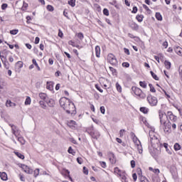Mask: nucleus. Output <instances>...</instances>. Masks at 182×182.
I'll return each mask as SVG.
<instances>
[{
    "instance_id": "1",
    "label": "nucleus",
    "mask_w": 182,
    "mask_h": 182,
    "mask_svg": "<svg viewBox=\"0 0 182 182\" xmlns=\"http://www.w3.org/2000/svg\"><path fill=\"white\" fill-rule=\"evenodd\" d=\"M64 110L67 113V114H71V116L76 115V106H75V103L71 102L70 100H68V103L66 107H64Z\"/></svg>"
},
{
    "instance_id": "2",
    "label": "nucleus",
    "mask_w": 182,
    "mask_h": 182,
    "mask_svg": "<svg viewBox=\"0 0 182 182\" xmlns=\"http://www.w3.org/2000/svg\"><path fill=\"white\" fill-rule=\"evenodd\" d=\"M159 119H160V123L161 124H164L165 127V129H171V122L170 121H168V123L166 122V120H163V116H164V114L161 112V110L159 111Z\"/></svg>"
},
{
    "instance_id": "3",
    "label": "nucleus",
    "mask_w": 182,
    "mask_h": 182,
    "mask_svg": "<svg viewBox=\"0 0 182 182\" xmlns=\"http://www.w3.org/2000/svg\"><path fill=\"white\" fill-rule=\"evenodd\" d=\"M107 60L112 66H117V59L116 58V56H114V55H113L112 53L108 54Z\"/></svg>"
},
{
    "instance_id": "4",
    "label": "nucleus",
    "mask_w": 182,
    "mask_h": 182,
    "mask_svg": "<svg viewBox=\"0 0 182 182\" xmlns=\"http://www.w3.org/2000/svg\"><path fill=\"white\" fill-rule=\"evenodd\" d=\"M146 100L150 106H157L158 100L157 97L152 96L151 94L148 95Z\"/></svg>"
},
{
    "instance_id": "5",
    "label": "nucleus",
    "mask_w": 182,
    "mask_h": 182,
    "mask_svg": "<svg viewBox=\"0 0 182 182\" xmlns=\"http://www.w3.org/2000/svg\"><path fill=\"white\" fill-rule=\"evenodd\" d=\"M133 141L136 147L138 149L139 154H141V153H143V146H141V142L140 141V140H139V138L137 137H133Z\"/></svg>"
},
{
    "instance_id": "6",
    "label": "nucleus",
    "mask_w": 182,
    "mask_h": 182,
    "mask_svg": "<svg viewBox=\"0 0 182 182\" xmlns=\"http://www.w3.org/2000/svg\"><path fill=\"white\" fill-rule=\"evenodd\" d=\"M164 114V116H165L166 119H168V117H169V119L171 121V122H177V116L174 115L173 114V112L171 111H168L167 112V114H166V112H163Z\"/></svg>"
},
{
    "instance_id": "7",
    "label": "nucleus",
    "mask_w": 182,
    "mask_h": 182,
    "mask_svg": "<svg viewBox=\"0 0 182 182\" xmlns=\"http://www.w3.org/2000/svg\"><path fill=\"white\" fill-rule=\"evenodd\" d=\"M69 100H70V99H69L66 97H62L60 99L59 104H60V107H63V110L65 109V107H66V106L69 103Z\"/></svg>"
},
{
    "instance_id": "8",
    "label": "nucleus",
    "mask_w": 182,
    "mask_h": 182,
    "mask_svg": "<svg viewBox=\"0 0 182 182\" xmlns=\"http://www.w3.org/2000/svg\"><path fill=\"white\" fill-rule=\"evenodd\" d=\"M11 51L6 50V49H4L3 50H1L0 51V58L1 60H6L8 59V55H9Z\"/></svg>"
},
{
    "instance_id": "9",
    "label": "nucleus",
    "mask_w": 182,
    "mask_h": 182,
    "mask_svg": "<svg viewBox=\"0 0 182 182\" xmlns=\"http://www.w3.org/2000/svg\"><path fill=\"white\" fill-rule=\"evenodd\" d=\"M21 167L23 170V171L27 174H32V173H33V169L29 168L28 166L25 164H21Z\"/></svg>"
},
{
    "instance_id": "10",
    "label": "nucleus",
    "mask_w": 182,
    "mask_h": 182,
    "mask_svg": "<svg viewBox=\"0 0 182 182\" xmlns=\"http://www.w3.org/2000/svg\"><path fill=\"white\" fill-rule=\"evenodd\" d=\"M132 90L134 93V95H136V96H138V97L143 92V90H141V89H140V88H139V87H137L136 86L132 87Z\"/></svg>"
},
{
    "instance_id": "11",
    "label": "nucleus",
    "mask_w": 182,
    "mask_h": 182,
    "mask_svg": "<svg viewBox=\"0 0 182 182\" xmlns=\"http://www.w3.org/2000/svg\"><path fill=\"white\" fill-rule=\"evenodd\" d=\"M129 27L132 29V31H139V25L134 22H131L129 23Z\"/></svg>"
},
{
    "instance_id": "12",
    "label": "nucleus",
    "mask_w": 182,
    "mask_h": 182,
    "mask_svg": "<svg viewBox=\"0 0 182 182\" xmlns=\"http://www.w3.org/2000/svg\"><path fill=\"white\" fill-rule=\"evenodd\" d=\"M53 85H55V82H53V81H48L46 82V89L52 92V90H53Z\"/></svg>"
},
{
    "instance_id": "13",
    "label": "nucleus",
    "mask_w": 182,
    "mask_h": 182,
    "mask_svg": "<svg viewBox=\"0 0 182 182\" xmlns=\"http://www.w3.org/2000/svg\"><path fill=\"white\" fill-rule=\"evenodd\" d=\"M1 62H2L5 69L9 70V66H11V64H9V62H8V59L1 60Z\"/></svg>"
},
{
    "instance_id": "14",
    "label": "nucleus",
    "mask_w": 182,
    "mask_h": 182,
    "mask_svg": "<svg viewBox=\"0 0 182 182\" xmlns=\"http://www.w3.org/2000/svg\"><path fill=\"white\" fill-rule=\"evenodd\" d=\"M0 177L3 181H6V180H8V175L5 172H0Z\"/></svg>"
},
{
    "instance_id": "15",
    "label": "nucleus",
    "mask_w": 182,
    "mask_h": 182,
    "mask_svg": "<svg viewBox=\"0 0 182 182\" xmlns=\"http://www.w3.org/2000/svg\"><path fill=\"white\" fill-rule=\"evenodd\" d=\"M174 50L176 53H177V55H178L179 56H182V48L180 46H176L174 48Z\"/></svg>"
},
{
    "instance_id": "16",
    "label": "nucleus",
    "mask_w": 182,
    "mask_h": 182,
    "mask_svg": "<svg viewBox=\"0 0 182 182\" xmlns=\"http://www.w3.org/2000/svg\"><path fill=\"white\" fill-rule=\"evenodd\" d=\"M46 103L49 107H55V100L50 99L48 101H46Z\"/></svg>"
},
{
    "instance_id": "17",
    "label": "nucleus",
    "mask_w": 182,
    "mask_h": 182,
    "mask_svg": "<svg viewBox=\"0 0 182 182\" xmlns=\"http://www.w3.org/2000/svg\"><path fill=\"white\" fill-rule=\"evenodd\" d=\"M119 177L122 178V181L127 182V178L126 177V172L123 171L122 173H119Z\"/></svg>"
},
{
    "instance_id": "18",
    "label": "nucleus",
    "mask_w": 182,
    "mask_h": 182,
    "mask_svg": "<svg viewBox=\"0 0 182 182\" xmlns=\"http://www.w3.org/2000/svg\"><path fill=\"white\" fill-rule=\"evenodd\" d=\"M149 108L146 107H141L139 108V112H141V113H144V114H147V113H149Z\"/></svg>"
},
{
    "instance_id": "19",
    "label": "nucleus",
    "mask_w": 182,
    "mask_h": 182,
    "mask_svg": "<svg viewBox=\"0 0 182 182\" xmlns=\"http://www.w3.org/2000/svg\"><path fill=\"white\" fill-rule=\"evenodd\" d=\"M10 127L11 128V132L13 133V134H14V136H16V137H17L16 136V126L14 125V124H9Z\"/></svg>"
},
{
    "instance_id": "20",
    "label": "nucleus",
    "mask_w": 182,
    "mask_h": 182,
    "mask_svg": "<svg viewBox=\"0 0 182 182\" xmlns=\"http://www.w3.org/2000/svg\"><path fill=\"white\" fill-rule=\"evenodd\" d=\"M164 65L166 69H167L168 70H169V69H171V63L167 60H166L164 61Z\"/></svg>"
},
{
    "instance_id": "21",
    "label": "nucleus",
    "mask_w": 182,
    "mask_h": 182,
    "mask_svg": "<svg viewBox=\"0 0 182 182\" xmlns=\"http://www.w3.org/2000/svg\"><path fill=\"white\" fill-rule=\"evenodd\" d=\"M95 55L97 58H100V46H95Z\"/></svg>"
},
{
    "instance_id": "22",
    "label": "nucleus",
    "mask_w": 182,
    "mask_h": 182,
    "mask_svg": "<svg viewBox=\"0 0 182 182\" xmlns=\"http://www.w3.org/2000/svg\"><path fill=\"white\" fill-rule=\"evenodd\" d=\"M144 18V16L142 14H138L136 16V19L138 21L139 23L143 22V19Z\"/></svg>"
},
{
    "instance_id": "23",
    "label": "nucleus",
    "mask_w": 182,
    "mask_h": 182,
    "mask_svg": "<svg viewBox=\"0 0 182 182\" xmlns=\"http://www.w3.org/2000/svg\"><path fill=\"white\" fill-rule=\"evenodd\" d=\"M155 18L157 19V21H163V16H161V14L160 12H156L155 14Z\"/></svg>"
},
{
    "instance_id": "24",
    "label": "nucleus",
    "mask_w": 182,
    "mask_h": 182,
    "mask_svg": "<svg viewBox=\"0 0 182 182\" xmlns=\"http://www.w3.org/2000/svg\"><path fill=\"white\" fill-rule=\"evenodd\" d=\"M149 73L151 74V76L154 79V80H160V78L157 76L156 73L153 71H150Z\"/></svg>"
},
{
    "instance_id": "25",
    "label": "nucleus",
    "mask_w": 182,
    "mask_h": 182,
    "mask_svg": "<svg viewBox=\"0 0 182 182\" xmlns=\"http://www.w3.org/2000/svg\"><path fill=\"white\" fill-rule=\"evenodd\" d=\"M87 132L88 134H90V136H91V137H96V136H95V132H93V127L87 129Z\"/></svg>"
},
{
    "instance_id": "26",
    "label": "nucleus",
    "mask_w": 182,
    "mask_h": 182,
    "mask_svg": "<svg viewBox=\"0 0 182 182\" xmlns=\"http://www.w3.org/2000/svg\"><path fill=\"white\" fill-rule=\"evenodd\" d=\"M173 149L175 151H178V150H181V146L178 143H176L173 146Z\"/></svg>"
},
{
    "instance_id": "27",
    "label": "nucleus",
    "mask_w": 182,
    "mask_h": 182,
    "mask_svg": "<svg viewBox=\"0 0 182 182\" xmlns=\"http://www.w3.org/2000/svg\"><path fill=\"white\" fill-rule=\"evenodd\" d=\"M76 36L80 39V41H83L85 38V35H83V33L80 32L78 33H76Z\"/></svg>"
},
{
    "instance_id": "28",
    "label": "nucleus",
    "mask_w": 182,
    "mask_h": 182,
    "mask_svg": "<svg viewBox=\"0 0 182 182\" xmlns=\"http://www.w3.org/2000/svg\"><path fill=\"white\" fill-rule=\"evenodd\" d=\"M32 63L33 65H34V66H36V68H37V70H41V67H39V65H38V63L36 62V59L33 58L32 60Z\"/></svg>"
},
{
    "instance_id": "29",
    "label": "nucleus",
    "mask_w": 182,
    "mask_h": 182,
    "mask_svg": "<svg viewBox=\"0 0 182 182\" xmlns=\"http://www.w3.org/2000/svg\"><path fill=\"white\" fill-rule=\"evenodd\" d=\"M68 4L70 5V6L74 8V6H76V0H70L68 1Z\"/></svg>"
},
{
    "instance_id": "30",
    "label": "nucleus",
    "mask_w": 182,
    "mask_h": 182,
    "mask_svg": "<svg viewBox=\"0 0 182 182\" xmlns=\"http://www.w3.org/2000/svg\"><path fill=\"white\" fill-rule=\"evenodd\" d=\"M110 72H112V75L114 76H117V70L114 69L113 67H109Z\"/></svg>"
},
{
    "instance_id": "31",
    "label": "nucleus",
    "mask_w": 182,
    "mask_h": 182,
    "mask_svg": "<svg viewBox=\"0 0 182 182\" xmlns=\"http://www.w3.org/2000/svg\"><path fill=\"white\" fill-rule=\"evenodd\" d=\"M46 9L47 11H48L49 12H53V11H55V7H53V6L48 4L46 6Z\"/></svg>"
},
{
    "instance_id": "32",
    "label": "nucleus",
    "mask_w": 182,
    "mask_h": 182,
    "mask_svg": "<svg viewBox=\"0 0 182 182\" xmlns=\"http://www.w3.org/2000/svg\"><path fill=\"white\" fill-rule=\"evenodd\" d=\"M151 144H156L159 143V138L157 137H151Z\"/></svg>"
},
{
    "instance_id": "33",
    "label": "nucleus",
    "mask_w": 182,
    "mask_h": 182,
    "mask_svg": "<svg viewBox=\"0 0 182 182\" xmlns=\"http://www.w3.org/2000/svg\"><path fill=\"white\" fill-rule=\"evenodd\" d=\"M109 5H112L113 6H115L117 9H119V5L117 4V1L116 0L110 1Z\"/></svg>"
},
{
    "instance_id": "34",
    "label": "nucleus",
    "mask_w": 182,
    "mask_h": 182,
    "mask_svg": "<svg viewBox=\"0 0 182 182\" xmlns=\"http://www.w3.org/2000/svg\"><path fill=\"white\" fill-rule=\"evenodd\" d=\"M39 97L42 99V100H46V97H48V95L46 93L41 92L39 94Z\"/></svg>"
},
{
    "instance_id": "35",
    "label": "nucleus",
    "mask_w": 182,
    "mask_h": 182,
    "mask_svg": "<svg viewBox=\"0 0 182 182\" xmlns=\"http://www.w3.org/2000/svg\"><path fill=\"white\" fill-rule=\"evenodd\" d=\"M16 66L17 68H18V69H22V68H23V62L22 61H18L16 63Z\"/></svg>"
},
{
    "instance_id": "36",
    "label": "nucleus",
    "mask_w": 182,
    "mask_h": 182,
    "mask_svg": "<svg viewBox=\"0 0 182 182\" xmlns=\"http://www.w3.org/2000/svg\"><path fill=\"white\" fill-rule=\"evenodd\" d=\"M140 120H141V122H143L144 124H145V126H147V124H149V122H147V119L143 116H140Z\"/></svg>"
},
{
    "instance_id": "37",
    "label": "nucleus",
    "mask_w": 182,
    "mask_h": 182,
    "mask_svg": "<svg viewBox=\"0 0 182 182\" xmlns=\"http://www.w3.org/2000/svg\"><path fill=\"white\" fill-rule=\"evenodd\" d=\"M139 86L144 89H146V87H147V83H146V81H139Z\"/></svg>"
},
{
    "instance_id": "38",
    "label": "nucleus",
    "mask_w": 182,
    "mask_h": 182,
    "mask_svg": "<svg viewBox=\"0 0 182 182\" xmlns=\"http://www.w3.org/2000/svg\"><path fill=\"white\" fill-rule=\"evenodd\" d=\"M116 89L117 90V92H119V93H122V85H120V84H119V82H116Z\"/></svg>"
},
{
    "instance_id": "39",
    "label": "nucleus",
    "mask_w": 182,
    "mask_h": 182,
    "mask_svg": "<svg viewBox=\"0 0 182 182\" xmlns=\"http://www.w3.org/2000/svg\"><path fill=\"white\" fill-rule=\"evenodd\" d=\"M31 97L28 96L26 98L24 104L26 105V106H28V105H31Z\"/></svg>"
},
{
    "instance_id": "40",
    "label": "nucleus",
    "mask_w": 182,
    "mask_h": 182,
    "mask_svg": "<svg viewBox=\"0 0 182 182\" xmlns=\"http://www.w3.org/2000/svg\"><path fill=\"white\" fill-rule=\"evenodd\" d=\"M75 125H76V122L73 120H70L68 123V126H69L70 127H73Z\"/></svg>"
},
{
    "instance_id": "41",
    "label": "nucleus",
    "mask_w": 182,
    "mask_h": 182,
    "mask_svg": "<svg viewBox=\"0 0 182 182\" xmlns=\"http://www.w3.org/2000/svg\"><path fill=\"white\" fill-rule=\"evenodd\" d=\"M15 154L16 156H17V157H18V159H21V160H23V159H25V156L19 152H15Z\"/></svg>"
},
{
    "instance_id": "42",
    "label": "nucleus",
    "mask_w": 182,
    "mask_h": 182,
    "mask_svg": "<svg viewBox=\"0 0 182 182\" xmlns=\"http://www.w3.org/2000/svg\"><path fill=\"white\" fill-rule=\"evenodd\" d=\"M18 32H19V30L16 28L10 31L11 35H17Z\"/></svg>"
},
{
    "instance_id": "43",
    "label": "nucleus",
    "mask_w": 182,
    "mask_h": 182,
    "mask_svg": "<svg viewBox=\"0 0 182 182\" xmlns=\"http://www.w3.org/2000/svg\"><path fill=\"white\" fill-rule=\"evenodd\" d=\"M6 105V106H8V105H9V106L10 107H12V106H16V104L12 102L11 100H9V101L7 100Z\"/></svg>"
},
{
    "instance_id": "44",
    "label": "nucleus",
    "mask_w": 182,
    "mask_h": 182,
    "mask_svg": "<svg viewBox=\"0 0 182 182\" xmlns=\"http://www.w3.org/2000/svg\"><path fill=\"white\" fill-rule=\"evenodd\" d=\"M68 152L70 154H73V156H75V154H76V152H75V151H73V149H72V146H70V147L68 148Z\"/></svg>"
},
{
    "instance_id": "45",
    "label": "nucleus",
    "mask_w": 182,
    "mask_h": 182,
    "mask_svg": "<svg viewBox=\"0 0 182 182\" xmlns=\"http://www.w3.org/2000/svg\"><path fill=\"white\" fill-rule=\"evenodd\" d=\"M17 140L19 141V143H21V144H25L26 141L23 139V137H18Z\"/></svg>"
},
{
    "instance_id": "46",
    "label": "nucleus",
    "mask_w": 182,
    "mask_h": 182,
    "mask_svg": "<svg viewBox=\"0 0 182 182\" xmlns=\"http://www.w3.org/2000/svg\"><path fill=\"white\" fill-rule=\"evenodd\" d=\"M136 173H137L138 176H139V180H140V177H141V176H143V172L141 171V168H138L136 169Z\"/></svg>"
},
{
    "instance_id": "47",
    "label": "nucleus",
    "mask_w": 182,
    "mask_h": 182,
    "mask_svg": "<svg viewBox=\"0 0 182 182\" xmlns=\"http://www.w3.org/2000/svg\"><path fill=\"white\" fill-rule=\"evenodd\" d=\"M103 12V14L105 16H109V9H107V8H105L102 11Z\"/></svg>"
},
{
    "instance_id": "48",
    "label": "nucleus",
    "mask_w": 182,
    "mask_h": 182,
    "mask_svg": "<svg viewBox=\"0 0 182 182\" xmlns=\"http://www.w3.org/2000/svg\"><path fill=\"white\" fill-rule=\"evenodd\" d=\"M39 105L41 106L42 109H46V104L45 103V101H40Z\"/></svg>"
},
{
    "instance_id": "49",
    "label": "nucleus",
    "mask_w": 182,
    "mask_h": 182,
    "mask_svg": "<svg viewBox=\"0 0 182 182\" xmlns=\"http://www.w3.org/2000/svg\"><path fill=\"white\" fill-rule=\"evenodd\" d=\"M128 36H129V38H131V39H140V38H139L137 36H134V35H133L132 33H128Z\"/></svg>"
},
{
    "instance_id": "50",
    "label": "nucleus",
    "mask_w": 182,
    "mask_h": 182,
    "mask_svg": "<svg viewBox=\"0 0 182 182\" xmlns=\"http://www.w3.org/2000/svg\"><path fill=\"white\" fill-rule=\"evenodd\" d=\"M95 89H97V90H98L100 93H103V90H102V88L100 87V86H99L98 84H95Z\"/></svg>"
},
{
    "instance_id": "51",
    "label": "nucleus",
    "mask_w": 182,
    "mask_h": 182,
    "mask_svg": "<svg viewBox=\"0 0 182 182\" xmlns=\"http://www.w3.org/2000/svg\"><path fill=\"white\" fill-rule=\"evenodd\" d=\"M137 11H139L137 6H134L132 8V14H137Z\"/></svg>"
},
{
    "instance_id": "52",
    "label": "nucleus",
    "mask_w": 182,
    "mask_h": 182,
    "mask_svg": "<svg viewBox=\"0 0 182 182\" xmlns=\"http://www.w3.org/2000/svg\"><path fill=\"white\" fill-rule=\"evenodd\" d=\"M116 141H117V143L122 144V146H126V144L123 142L121 139L116 138Z\"/></svg>"
},
{
    "instance_id": "53",
    "label": "nucleus",
    "mask_w": 182,
    "mask_h": 182,
    "mask_svg": "<svg viewBox=\"0 0 182 182\" xmlns=\"http://www.w3.org/2000/svg\"><path fill=\"white\" fill-rule=\"evenodd\" d=\"M100 110L102 114H105V113H106V109L105 108V106H101L100 107Z\"/></svg>"
},
{
    "instance_id": "54",
    "label": "nucleus",
    "mask_w": 182,
    "mask_h": 182,
    "mask_svg": "<svg viewBox=\"0 0 182 182\" xmlns=\"http://www.w3.org/2000/svg\"><path fill=\"white\" fill-rule=\"evenodd\" d=\"M122 65L123 68H130V63L128 62H124Z\"/></svg>"
},
{
    "instance_id": "55",
    "label": "nucleus",
    "mask_w": 182,
    "mask_h": 182,
    "mask_svg": "<svg viewBox=\"0 0 182 182\" xmlns=\"http://www.w3.org/2000/svg\"><path fill=\"white\" fill-rule=\"evenodd\" d=\"M6 8H8V4L4 3L1 4L2 11H5V9H6Z\"/></svg>"
},
{
    "instance_id": "56",
    "label": "nucleus",
    "mask_w": 182,
    "mask_h": 182,
    "mask_svg": "<svg viewBox=\"0 0 182 182\" xmlns=\"http://www.w3.org/2000/svg\"><path fill=\"white\" fill-rule=\"evenodd\" d=\"M114 173H116L117 174H120L122 173H123V171H122L121 170L119 169V168L116 167L114 168Z\"/></svg>"
},
{
    "instance_id": "57",
    "label": "nucleus",
    "mask_w": 182,
    "mask_h": 182,
    "mask_svg": "<svg viewBox=\"0 0 182 182\" xmlns=\"http://www.w3.org/2000/svg\"><path fill=\"white\" fill-rule=\"evenodd\" d=\"M39 168H36L35 171H34V177L36 178L39 176Z\"/></svg>"
},
{
    "instance_id": "58",
    "label": "nucleus",
    "mask_w": 182,
    "mask_h": 182,
    "mask_svg": "<svg viewBox=\"0 0 182 182\" xmlns=\"http://www.w3.org/2000/svg\"><path fill=\"white\" fill-rule=\"evenodd\" d=\"M142 6L144 9L146 10V12H151V10H150V9L149 8V6H147V5L143 4Z\"/></svg>"
},
{
    "instance_id": "59",
    "label": "nucleus",
    "mask_w": 182,
    "mask_h": 182,
    "mask_svg": "<svg viewBox=\"0 0 182 182\" xmlns=\"http://www.w3.org/2000/svg\"><path fill=\"white\" fill-rule=\"evenodd\" d=\"M83 173L84 174H85V176H87V174H89V170L87 169V168H86V166L83 167Z\"/></svg>"
},
{
    "instance_id": "60",
    "label": "nucleus",
    "mask_w": 182,
    "mask_h": 182,
    "mask_svg": "<svg viewBox=\"0 0 182 182\" xmlns=\"http://www.w3.org/2000/svg\"><path fill=\"white\" fill-rule=\"evenodd\" d=\"M124 133H126L125 129H120V131H119L120 137H123V136H124Z\"/></svg>"
},
{
    "instance_id": "61",
    "label": "nucleus",
    "mask_w": 182,
    "mask_h": 182,
    "mask_svg": "<svg viewBox=\"0 0 182 182\" xmlns=\"http://www.w3.org/2000/svg\"><path fill=\"white\" fill-rule=\"evenodd\" d=\"M58 36H59V38H63V32L62 31V30L58 29Z\"/></svg>"
},
{
    "instance_id": "62",
    "label": "nucleus",
    "mask_w": 182,
    "mask_h": 182,
    "mask_svg": "<svg viewBox=\"0 0 182 182\" xmlns=\"http://www.w3.org/2000/svg\"><path fill=\"white\" fill-rule=\"evenodd\" d=\"M161 89H162V91L164 92L165 96H166V99H170V97H171V96H170V95L167 94V92L164 89H163V88H161Z\"/></svg>"
},
{
    "instance_id": "63",
    "label": "nucleus",
    "mask_w": 182,
    "mask_h": 182,
    "mask_svg": "<svg viewBox=\"0 0 182 182\" xmlns=\"http://www.w3.org/2000/svg\"><path fill=\"white\" fill-rule=\"evenodd\" d=\"M139 97H140L141 99H146V94H144V92H143L142 91L141 93L139 94Z\"/></svg>"
},
{
    "instance_id": "64",
    "label": "nucleus",
    "mask_w": 182,
    "mask_h": 182,
    "mask_svg": "<svg viewBox=\"0 0 182 182\" xmlns=\"http://www.w3.org/2000/svg\"><path fill=\"white\" fill-rule=\"evenodd\" d=\"M124 52L126 55H130V50L129 48H124Z\"/></svg>"
}]
</instances>
